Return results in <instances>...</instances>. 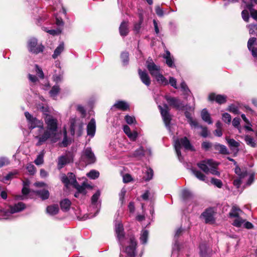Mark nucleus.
Masks as SVG:
<instances>
[{
    "label": "nucleus",
    "mask_w": 257,
    "mask_h": 257,
    "mask_svg": "<svg viewBox=\"0 0 257 257\" xmlns=\"http://www.w3.org/2000/svg\"><path fill=\"white\" fill-rule=\"evenodd\" d=\"M115 231L120 245V257H135L136 241L133 236L126 237L121 223L115 224Z\"/></svg>",
    "instance_id": "nucleus-1"
},
{
    "label": "nucleus",
    "mask_w": 257,
    "mask_h": 257,
    "mask_svg": "<svg viewBox=\"0 0 257 257\" xmlns=\"http://www.w3.org/2000/svg\"><path fill=\"white\" fill-rule=\"evenodd\" d=\"M61 182L67 187L72 186L77 189L78 192L82 191L86 189L91 188V186L87 182V180L85 178L81 185L79 184L76 178L75 175L73 173H68L67 175L62 174L60 176Z\"/></svg>",
    "instance_id": "nucleus-2"
},
{
    "label": "nucleus",
    "mask_w": 257,
    "mask_h": 257,
    "mask_svg": "<svg viewBox=\"0 0 257 257\" xmlns=\"http://www.w3.org/2000/svg\"><path fill=\"white\" fill-rule=\"evenodd\" d=\"M234 172L238 175V178L233 180V185L237 188H245L250 185L254 180V175L247 174L246 171H241L238 167H236Z\"/></svg>",
    "instance_id": "nucleus-3"
},
{
    "label": "nucleus",
    "mask_w": 257,
    "mask_h": 257,
    "mask_svg": "<svg viewBox=\"0 0 257 257\" xmlns=\"http://www.w3.org/2000/svg\"><path fill=\"white\" fill-rule=\"evenodd\" d=\"M25 208L26 205L22 202L10 205L8 208H3L0 210V219H12L14 213L21 212Z\"/></svg>",
    "instance_id": "nucleus-4"
},
{
    "label": "nucleus",
    "mask_w": 257,
    "mask_h": 257,
    "mask_svg": "<svg viewBox=\"0 0 257 257\" xmlns=\"http://www.w3.org/2000/svg\"><path fill=\"white\" fill-rule=\"evenodd\" d=\"M147 68L151 74L154 77L157 81L164 85L168 84L169 82L167 79L163 76L161 73L160 67L156 65L152 59L148 60L147 62Z\"/></svg>",
    "instance_id": "nucleus-5"
},
{
    "label": "nucleus",
    "mask_w": 257,
    "mask_h": 257,
    "mask_svg": "<svg viewBox=\"0 0 257 257\" xmlns=\"http://www.w3.org/2000/svg\"><path fill=\"white\" fill-rule=\"evenodd\" d=\"M197 166L205 173H211L217 176L220 172L217 170L218 164L212 159L204 160L197 163Z\"/></svg>",
    "instance_id": "nucleus-6"
},
{
    "label": "nucleus",
    "mask_w": 257,
    "mask_h": 257,
    "mask_svg": "<svg viewBox=\"0 0 257 257\" xmlns=\"http://www.w3.org/2000/svg\"><path fill=\"white\" fill-rule=\"evenodd\" d=\"M56 135L52 134L49 131L45 130L44 125L39 128L35 133V138L38 140L36 146H40L45 143L48 140H50L52 142L55 143L56 140L54 138Z\"/></svg>",
    "instance_id": "nucleus-7"
},
{
    "label": "nucleus",
    "mask_w": 257,
    "mask_h": 257,
    "mask_svg": "<svg viewBox=\"0 0 257 257\" xmlns=\"http://www.w3.org/2000/svg\"><path fill=\"white\" fill-rule=\"evenodd\" d=\"M71 134L73 136L76 135L80 137L83 131L84 122L79 118L71 117L69 120Z\"/></svg>",
    "instance_id": "nucleus-8"
},
{
    "label": "nucleus",
    "mask_w": 257,
    "mask_h": 257,
    "mask_svg": "<svg viewBox=\"0 0 257 257\" xmlns=\"http://www.w3.org/2000/svg\"><path fill=\"white\" fill-rule=\"evenodd\" d=\"M101 204L100 194H93L91 197L90 203L88 207V210L90 212L89 218L95 216L98 213L101 207Z\"/></svg>",
    "instance_id": "nucleus-9"
},
{
    "label": "nucleus",
    "mask_w": 257,
    "mask_h": 257,
    "mask_svg": "<svg viewBox=\"0 0 257 257\" xmlns=\"http://www.w3.org/2000/svg\"><path fill=\"white\" fill-rule=\"evenodd\" d=\"M174 146L176 154L180 161H182L183 159L180 151L181 146L184 147L186 150H194L193 146L191 145L190 141L186 137L176 140L175 141Z\"/></svg>",
    "instance_id": "nucleus-10"
},
{
    "label": "nucleus",
    "mask_w": 257,
    "mask_h": 257,
    "mask_svg": "<svg viewBox=\"0 0 257 257\" xmlns=\"http://www.w3.org/2000/svg\"><path fill=\"white\" fill-rule=\"evenodd\" d=\"M28 48L30 52L37 54L43 51L44 47L41 43H38L36 38H31L28 42Z\"/></svg>",
    "instance_id": "nucleus-11"
},
{
    "label": "nucleus",
    "mask_w": 257,
    "mask_h": 257,
    "mask_svg": "<svg viewBox=\"0 0 257 257\" xmlns=\"http://www.w3.org/2000/svg\"><path fill=\"white\" fill-rule=\"evenodd\" d=\"M25 115L28 122V126L29 129L33 130L38 128V130L44 125L43 122L34 117L28 112H25Z\"/></svg>",
    "instance_id": "nucleus-12"
},
{
    "label": "nucleus",
    "mask_w": 257,
    "mask_h": 257,
    "mask_svg": "<svg viewBox=\"0 0 257 257\" xmlns=\"http://www.w3.org/2000/svg\"><path fill=\"white\" fill-rule=\"evenodd\" d=\"M81 161L86 164H91L95 162L96 157L90 148H84L82 153Z\"/></svg>",
    "instance_id": "nucleus-13"
},
{
    "label": "nucleus",
    "mask_w": 257,
    "mask_h": 257,
    "mask_svg": "<svg viewBox=\"0 0 257 257\" xmlns=\"http://www.w3.org/2000/svg\"><path fill=\"white\" fill-rule=\"evenodd\" d=\"M45 123L47 124V130L49 131L55 135H56L58 128V120L52 115L43 116Z\"/></svg>",
    "instance_id": "nucleus-14"
},
{
    "label": "nucleus",
    "mask_w": 257,
    "mask_h": 257,
    "mask_svg": "<svg viewBox=\"0 0 257 257\" xmlns=\"http://www.w3.org/2000/svg\"><path fill=\"white\" fill-rule=\"evenodd\" d=\"M214 211L213 208L206 209L200 215V218L204 220L206 223L212 224L215 221L214 217Z\"/></svg>",
    "instance_id": "nucleus-15"
},
{
    "label": "nucleus",
    "mask_w": 257,
    "mask_h": 257,
    "mask_svg": "<svg viewBox=\"0 0 257 257\" xmlns=\"http://www.w3.org/2000/svg\"><path fill=\"white\" fill-rule=\"evenodd\" d=\"M165 98L170 106L177 109L181 110L184 107L182 101L178 98L172 97L170 95H165Z\"/></svg>",
    "instance_id": "nucleus-16"
},
{
    "label": "nucleus",
    "mask_w": 257,
    "mask_h": 257,
    "mask_svg": "<svg viewBox=\"0 0 257 257\" xmlns=\"http://www.w3.org/2000/svg\"><path fill=\"white\" fill-rule=\"evenodd\" d=\"M159 108L166 125L169 126L171 120V116L169 112L168 106L167 104H165L163 107L159 105Z\"/></svg>",
    "instance_id": "nucleus-17"
},
{
    "label": "nucleus",
    "mask_w": 257,
    "mask_h": 257,
    "mask_svg": "<svg viewBox=\"0 0 257 257\" xmlns=\"http://www.w3.org/2000/svg\"><path fill=\"white\" fill-rule=\"evenodd\" d=\"M144 11L143 10L141 11L140 9H139V19L135 22L134 26V31L136 33H139L140 32L141 28L144 23Z\"/></svg>",
    "instance_id": "nucleus-18"
},
{
    "label": "nucleus",
    "mask_w": 257,
    "mask_h": 257,
    "mask_svg": "<svg viewBox=\"0 0 257 257\" xmlns=\"http://www.w3.org/2000/svg\"><path fill=\"white\" fill-rule=\"evenodd\" d=\"M57 69L54 70V74L53 75V81L56 83L60 82L63 79V71L60 67V63H56Z\"/></svg>",
    "instance_id": "nucleus-19"
},
{
    "label": "nucleus",
    "mask_w": 257,
    "mask_h": 257,
    "mask_svg": "<svg viewBox=\"0 0 257 257\" xmlns=\"http://www.w3.org/2000/svg\"><path fill=\"white\" fill-rule=\"evenodd\" d=\"M123 131L125 134L132 141H136L138 137V133L136 131L132 132L130 127L127 125H124L123 126Z\"/></svg>",
    "instance_id": "nucleus-20"
},
{
    "label": "nucleus",
    "mask_w": 257,
    "mask_h": 257,
    "mask_svg": "<svg viewBox=\"0 0 257 257\" xmlns=\"http://www.w3.org/2000/svg\"><path fill=\"white\" fill-rule=\"evenodd\" d=\"M96 132V122L94 118H92L87 125V135L91 138L94 136Z\"/></svg>",
    "instance_id": "nucleus-21"
},
{
    "label": "nucleus",
    "mask_w": 257,
    "mask_h": 257,
    "mask_svg": "<svg viewBox=\"0 0 257 257\" xmlns=\"http://www.w3.org/2000/svg\"><path fill=\"white\" fill-rule=\"evenodd\" d=\"M209 100L210 101L215 100L219 104H222L226 102V97L222 95H216L215 93H211L208 96Z\"/></svg>",
    "instance_id": "nucleus-22"
},
{
    "label": "nucleus",
    "mask_w": 257,
    "mask_h": 257,
    "mask_svg": "<svg viewBox=\"0 0 257 257\" xmlns=\"http://www.w3.org/2000/svg\"><path fill=\"white\" fill-rule=\"evenodd\" d=\"M112 108H116L118 109L126 111L130 109V105L127 102L125 101H117L112 106Z\"/></svg>",
    "instance_id": "nucleus-23"
},
{
    "label": "nucleus",
    "mask_w": 257,
    "mask_h": 257,
    "mask_svg": "<svg viewBox=\"0 0 257 257\" xmlns=\"http://www.w3.org/2000/svg\"><path fill=\"white\" fill-rule=\"evenodd\" d=\"M191 171L193 174L199 180L203 181L205 183H207L208 182L207 177L200 171H199L195 168H192Z\"/></svg>",
    "instance_id": "nucleus-24"
},
{
    "label": "nucleus",
    "mask_w": 257,
    "mask_h": 257,
    "mask_svg": "<svg viewBox=\"0 0 257 257\" xmlns=\"http://www.w3.org/2000/svg\"><path fill=\"white\" fill-rule=\"evenodd\" d=\"M165 54L163 56V58L166 60V63L169 67H175L174 59L171 55L170 52L168 50H165Z\"/></svg>",
    "instance_id": "nucleus-25"
},
{
    "label": "nucleus",
    "mask_w": 257,
    "mask_h": 257,
    "mask_svg": "<svg viewBox=\"0 0 257 257\" xmlns=\"http://www.w3.org/2000/svg\"><path fill=\"white\" fill-rule=\"evenodd\" d=\"M70 160L68 157L66 156H61L58 159V168L61 169L67 164L70 162Z\"/></svg>",
    "instance_id": "nucleus-26"
},
{
    "label": "nucleus",
    "mask_w": 257,
    "mask_h": 257,
    "mask_svg": "<svg viewBox=\"0 0 257 257\" xmlns=\"http://www.w3.org/2000/svg\"><path fill=\"white\" fill-rule=\"evenodd\" d=\"M59 208L58 205L53 204L48 206L46 208V212L50 215H55L59 212Z\"/></svg>",
    "instance_id": "nucleus-27"
},
{
    "label": "nucleus",
    "mask_w": 257,
    "mask_h": 257,
    "mask_svg": "<svg viewBox=\"0 0 257 257\" xmlns=\"http://www.w3.org/2000/svg\"><path fill=\"white\" fill-rule=\"evenodd\" d=\"M200 255L201 257H210V251L205 244L200 245Z\"/></svg>",
    "instance_id": "nucleus-28"
},
{
    "label": "nucleus",
    "mask_w": 257,
    "mask_h": 257,
    "mask_svg": "<svg viewBox=\"0 0 257 257\" xmlns=\"http://www.w3.org/2000/svg\"><path fill=\"white\" fill-rule=\"evenodd\" d=\"M241 213L242 211L239 207L236 205H233L229 213L228 216L230 218H236L239 216Z\"/></svg>",
    "instance_id": "nucleus-29"
},
{
    "label": "nucleus",
    "mask_w": 257,
    "mask_h": 257,
    "mask_svg": "<svg viewBox=\"0 0 257 257\" xmlns=\"http://www.w3.org/2000/svg\"><path fill=\"white\" fill-rule=\"evenodd\" d=\"M119 33L121 36H125L128 33V24L127 22H122L119 27Z\"/></svg>",
    "instance_id": "nucleus-30"
},
{
    "label": "nucleus",
    "mask_w": 257,
    "mask_h": 257,
    "mask_svg": "<svg viewBox=\"0 0 257 257\" xmlns=\"http://www.w3.org/2000/svg\"><path fill=\"white\" fill-rule=\"evenodd\" d=\"M18 174V172L17 171H14L13 172H11L9 173L7 176L3 177L0 176V181L7 183V182L12 178H13L15 176H16Z\"/></svg>",
    "instance_id": "nucleus-31"
},
{
    "label": "nucleus",
    "mask_w": 257,
    "mask_h": 257,
    "mask_svg": "<svg viewBox=\"0 0 257 257\" xmlns=\"http://www.w3.org/2000/svg\"><path fill=\"white\" fill-rule=\"evenodd\" d=\"M201 117L202 119L209 124H211L212 121L210 116L209 113L206 109H203L201 111Z\"/></svg>",
    "instance_id": "nucleus-32"
},
{
    "label": "nucleus",
    "mask_w": 257,
    "mask_h": 257,
    "mask_svg": "<svg viewBox=\"0 0 257 257\" xmlns=\"http://www.w3.org/2000/svg\"><path fill=\"white\" fill-rule=\"evenodd\" d=\"M64 48V44L63 43H61L59 46L56 48L54 51L52 57L54 59L57 58L60 54L63 51Z\"/></svg>",
    "instance_id": "nucleus-33"
},
{
    "label": "nucleus",
    "mask_w": 257,
    "mask_h": 257,
    "mask_svg": "<svg viewBox=\"0 0 257 257\" xmlns=\"http://www.w3.org/2000/svg\"><path fill=\"white\" fill-rule=\"evenodd\" d=\"M214 149L219 152L222 154H228L229 152L226 147L222 145L219 144H215L214 146Z\"/></svg>",
    "instance_id": "nucleus-34"
},
{
    "label": "nucleus",
    "mask_w": 257,
    "mask_h": 257,
    "mask_svg": "<svg viewBox=\"0 0 257 257\" xmlns=\"http://www.w3.org/2000/svg\"><path fill=\"white\" fill-rule=\"evenodd\" d=\"M60 204L62 210L67 211L70 207L71 202L68 199H64L60 202Z\"/></svg>",
    "instance_id": "nucleus-35"
},
{
    "label": "nucleus",
    "mask_w": 257,
    "mask_h": 257,
    "mask_svg": "<svg viewBox=\"0 0 257 257\" xmlns=\"http://www.w3.org/2000/svg\"><path fill=\"white\" fill-rule=\"evenodd\" d=\"M145 155V151L143 147H141L138 149L136 150L134 153V156L137 159H142Z\"/></svg>",
    "instance_id": "nucleus-36"
},
{
    "label": "nucleus",
    "mask_w": 257,
    "mask_h": 257,
    "mask_svg": "<svg viewBox=\"0 0 257 257\" xmlns=\"http://www.w3.org/2000/svg\"><path fill=\"white\" fill-rule=\"evenodd\" d=\"M129 55L127 52H123L121 54L120 58L123 66H126L128 64Z\"/></svg>",
    "instance_id": "nucleus-37"
},
{
    "label": "nucleus",
    "mask_w": 257,
    "mask_h": 257,
    "mask_svg": "<svg viewBox=\"0 0 257 257\" xmlns=\"http://www.w3.org/2000/svg\"><path fill=\"white\" fill-rule=\"evenodd\" d=\"M246 8L249 11L251 17L257 21V11L252 8V5L248 4L246 6Z\"/></svg>",
    "instance_id": "nucleus-38"
},
{
    "label": "nucleus",
    "mask_w": 257,
    "mask_h": 257,
    "mask_svg": "<svg viewBox=\"0 0 257 257\" xmlns=\"http://www.w3.org/2000/svg\"><path fill=\"white\" fill-rule=\"evenodd\" d=\"M86 176L91 179H95L98 178L99 173L96 170H92L86 174Z\"/></svg>",
    "instance_id": "nucleus-39"
},
{
    "label": "nucleus",
    "mask_w": 257,
    "mask_h": 257,
    "mask_svg": "<svg viewBox=\"0 0 257 257\" xmlns=\"http://www.w3.org/2000/svg\"><path fill=\"white\" fill-rule=\"evenodd\" d=\"M235 219L234 220L232 225L237 227H240L241 226L243 223L245 222V220L241 218L239 216L235 218Z\"/></svg>",
    "instance_id": "nucleus-40"
},
{
    "label": "nucleus",
    "mask_w": 257,
    "mask_h": 257,
    "mask_svg": "<svg viewBox=\"0 0 257 257\" xmlns=\"http://www.w3.org/2000/svg\"><path fill=\"white\" fill-rule=\"evenodd\" d=\"M124 120L129 125H135L137 123L136 118L134 116L126 115L124 117Z\"/></svg>",
    "instance_id": "nucleus-41"
},
{
    "label": "nucleus",
    "mask_w": 257,
    "mask_h": 257,
    "mask_svg": "<svg viewBox=\"0 0 257 257\" xmlns=\"http://www.w3.org/2000/svg\"><path fill=\"white\" fill-rule=\"evenodd\" d=\"M34 71L40 79H43L44 78V74L42 68H40L38 65H35Z\"/></svg>",
    "instance_id": "nucleus-42"
},
{
    "label": "nucleus",
    "mask_w": 257,
    "mask_h": 257,
    "mask_svg": "<svg viewBox=\"0 0 257 257\" xmlns=\"http://www.w3.org/2000/svg\"><path fill=\"white\" fill-rule=\"evenodd\" d=\"M59 90L60 88L59 86L57 85L53 86L49 92L51 96L55 98L59 92Z\"/></svg>",
    "instance_id": "nucleus-43"
},
{
    "label": "nucleus",
    "mask_w": 257,
    "mask_h": 257,
    "mask_svg": "<svg viewBox=\"0 0 257 257\" xmlns=\"http://www.w3.org/2000/svg\"><path fill=\"white\" fill-rule=\"evenodd\" d=\"M245 141L246 144L252 147H255L256 144L254 139L249 136H246L245 137Z\"/></svg>",
    "instance_id": "nucleus-44"
},
{
    "label": "nucleus",
    "mask_w": 257,
    "mask_h": 257,
    "mask_svg": "<svg viewBox=\"0 0 257 257\" xmlns=\"http://www.w3.org/2000/svg\"><path fill=\"white\" fill-rule=\"evenodd\" d=\"M38 108L43 113L44 116H47V115H51L49 114V108L47 106L39 105Z\"/></svg>",
    "instance_id": "nucleus-45"
},
{
    "label": "nucleus",
    "mask_w": 257,
    "mask_h": 257,
    "mask_svg": "<svg viewBox=\"0 0 257 257\" xmlns=\"http://www.w3.org/2000/svg\"><path fill=\"white\" fill-rule=\"evenodd\" d=\"M227 142L230 148H238L239 144L234 139L226 138Z\"/></svg>",
    "instance_id": "nucleus-46"
},
{
    "label": "nucleus",
    "mask_w": 257,
    "mask_h": 257,
    "mask_svg": "<svg viewBox=\"0 0 257 257\" xmlns=\"http://www.w3.org/2000/svg\"><path fill=\"white\" fill-rule=\"evenodd\" d=\"M181 88L182 91H183L184 95H189L190 93H191L190 90L189 89L187 85L185 83L184 81H182L181 83Z\"/></svg>",
    "instance_id": "nucleus-47"
},
{
    "label": "nucleus",
    "mask_w": 257,
    "mask_h": 257,
    "mask_svg": "<svg viewBox=\"0 0 257 257\" xmlns=\"http://www.w3.org/2000/svg\"><path fill=\"white\" fill-rule=\"evenodd\" d=\"M153 175V170L151 168H147L146 170V181H149L152 179Z\"/></svg>",
    "instance_id": "nucleus-48"
},
{
    "label": "nucleus",
    "mask_w": 257,
    "mask_h": 257,
    "mask_svg": "<svg viewBox=\"0 0 257 257\" xmlns=\"http://www.w3.org/2000/svg\"><path fill=\"white\" fill-rule=\"evenodd\" d=\"M194 108L193 107H189L188 108L186 107V110L185 112V115L186 118L188 119V120L192 119L191 114L190 112H193L194 111Z\"/></svg>",
    "instance_id": "nucleus-49"
},
{
    "label": "nucleus",
    "mask_w": 257,
    "mask_h": 257,
    "mask_svg": "<svg viewBox=\"0 0 257 257\" xmlns=\"http://www.w3.org/2000/svg\"><path fill=\"white\" fill-rule=\"evenodd\" d=\"M44 155L43 154L41 153L40 154L36 159V160L34 161V163L37 165H40L43 164L44 163V160H43Z\"/></svg>",
    "instance_id": "nucleus-50"
},
{
    "label": "nucleus",
    "mask_w": 257,
    "mask_h": 257,
    "mask_svg": "<svg viewBox=\"0 0 257 257\" xmlns=\"http://www.w3.org/2000/svg\"><path fill=\"white\" fill-rule=\"evenodd\" d=\"M211 182L218 188H220L222 186V181L219 179L212 178H211Z\"/></svg>",
    "instance_id": "nucleus-51"
},
{
    "label": "nucleus",
    "mask_w": 257,
    "mask_h": 257,
    "mask_svg": "<svg viewBox=\"0 0 257 257\" xmlns=\"http://www.w3.org/2000/svg\"><path fill=\"white\" fill-rule=\"evenodd\" d=\"M27 170L29 172V173L31 175L34 174L36 172V168L32 164H29L27 165Z\"/></svg>",
    "instance_id": "nucleus-52"
},
{
    "label": "nucleus",
    "mask_w": 257,
    "mask_h": 257,
    "mask_svg": "<svg viewBox=\"0 0 257 257\" xmlns=\"http://www.w3.org/2000/svg\"><path fill=\"white\" fill-rule=\"evenodd\" d=\"M222 119L226 123H230L231 120V115L228 113H224L222 114Z\"/></svg>",
    "instance_id": "nucleus-53"
},
{
    "label": "nucleus",
    "mask_w": 257,
    "mask_h": 257,
    "mask_svg": "<svg viewBox=\"0 0 257 257\" xmlns=\"http://www.w3.org/2000/svg\"><path fill=\"white\" fill-rule=\"evenodd\" d=\"M248 10L246 9V10H243L241 13L242 19L245 22H248L249 20V15Z\"/></svg>",
    "instance_id": "nucleus-54"
},
{
    "label": "nucleus",
    "mask_w": 257,
    "mask_h": 257,
    "mask_svg": "<svg viewBox=\"0 0 257 257\" xmlns=\"http://www.w3.org/2000/svg\"><path fill=\"white\" fill-rule=\"evenodd\" d=\"M178 249L179 244L178 242H176L173 247L172 257H177V256L175 255V254L178 253Z\"/></svg>",
    "instance_id": "nucleus-55"
},
{
    "label": "nucleus",
    "mask_w": 257,
    "mask_h": 257,
    "mask_svg": "<svg viewBox=\"0 0 257 257\" xmlns=\"http://www.w3.org/2000/svg\"><path fill=\"white\" fill-rule=\"evenodd\" d=\"M133 180L132 176L129 174H125L123 176V181L124 183H128Z\"/></svg>",
    "instance_id": "nucleus-56"
},
{
    "label": "nucleus",
    "mask_w": 257,
    "mask_h": 257,
    "mask_svg": "<svg viewBox=\"0 0 257 257\" xmlns=\"http://www.w3.org/2000/svg\"><path fill=\"white\" fill-rule=\"evenodd\" d=\"M228 110L234 114L238 113V109L237 106L234 105H231L229 106Z\"/></svg>",
    "instance_id": "nucleus-57"
},
{
    "label": "nucleus",
    "mask_w": 257,
    "mask_h": 257,
    "mask_svg": "<svg viewBox=\"0 0 257 257\" xmlns=\"http://www.w3.org/2000/svg\"><path fill=\"white\" fill-rule=\"evenodd\" d=\"M256 40V38L253 37L251 38L248 40L247 42V47L249 50H251L252 48V46L255 43Z\"/></svg>",
    "instance_id": "nucleus-58"
},
{
    "label": "nucleus",
    "mask_w": 257,
    "mask_h": 257,
    "mask_svg": "<svg viewBox=\"0 0 257 257\" xmlns=\"http://www.w3.org/2000/svg\"><path fill=\"white\" fill-rule=\"evenodd\" d=\"M77 110L82 114V117H85L86 111L83 106L81 105H78L77 106Z\"/></svg>",
    "instance_id": "nucleus-59"
},
{
    "label": "nucleus",
    "mask_w": 257,
    "mask_h": 257,
    "mask_svg": "<svg viewBox=\"0 0 257 257\" xmlns=\"http://www.w3.org/2000/svg\"><path fill=\"white\" fill-rule=\"evenodd\" d=\"M69 144L70 141L67 138L66 132H65L64 133V137L62 142V145L63 147H67L68 145H69Z\"/></svg>",
    "instance_id": "nucleus-60"
},
{
    "label": "nucleus",
    "mask_w": 257,
    "mask_h": 257,
    "mask_svg": "<svg viewBox=\"0 0 257 257\" xmlns=\"http://www.w3.org/2000/svg\"><path fill=\"white\" fill-rule=\"evenodd\" d=\"M169 83L174 88H175L176 89H177L178 88L177 86V81L175 78L170 77V79H169Z\"/></svg>",
    "instance_id": "nucleus-61"
},
{
    "label": "nucleus",
    "mask_w": 257,
    "mask_h": 257,
    "mask_svg": "<svg viewBox=\"0 0 257 257\" xmlns=\"http://www.w3.org/2000/svg\"><path fill=\"white\" fill-rule=\"evenodd\" d=\"M37 198H40L42 200H45L49 198V194H36Z\"/></svg>",
    "instance_id": "nucleus-62"
},
{
    "label": "nucleus",
    "mask_w": 257,
    "mask_h": 257,
    "mask_svg": "<svg viewBox=\"0 0 257 257\" xmlns=\"http://www.w3.org/2000/svg\"><path fill=\"white\" fill-rule=\"evenodd\" d=\"M9 160L6 158H0V168L7 165L9 164Z\"/></svg>",
    "instance_id": "nucleus-63"
},
{
    "label": "nucleus",
    "mask_w": 257,
    "mask_h": 257,
    "mask_svg": "<svg viewBox=\"0 0 257 257\" xmlns=\"http://www.w3.org/2000/svg\"><path fill=\"white\" fill-rule=\"evenodd\" d=\"M138 71L142 81L145 83V71L142 70L140 67L139 68Z\"/></svg>",
    "instance_id": "nucleus-64"
}]
</instances>
